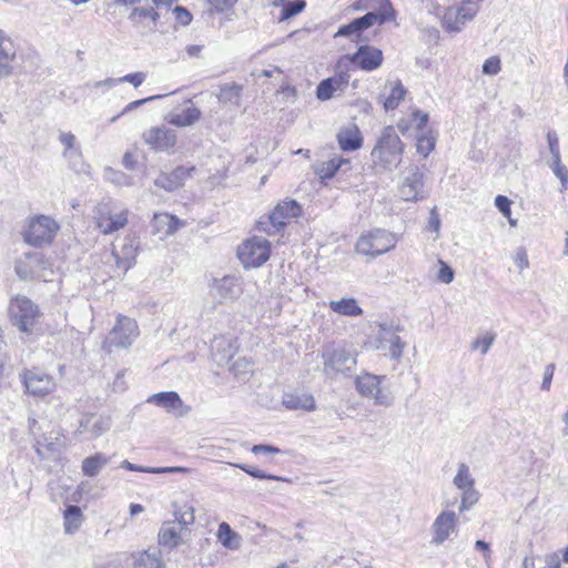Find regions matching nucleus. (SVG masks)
Segmentation results:
<instances>
[{"label":"nucleus","mask_w":568,"mask_h":568,"mask_svg":"<svg viewBox=\"0 0 568 568\" xmlns=\"http://www.w3.org/2000/svg\"><path fill=\"white\" fill-rule=\"evenodd\" d=\"M404 148L395 129L390 125L384 128L371 152L374 166L383 171L396 170L402 162Z\"/></svg>","instance_id":"nucleus-1"},{"label":"nucleus","mask_w":568,"mask_h":568,"mask_svg":"<svg viewBox=\"0 0 568 568\" xmlns=\"http://www.w3.org/2000/svg\"><path fill=\"white\" fill-rule=\"evenodd\" d=\"M396 243L397 237L394 233L383 229H374L358 237L355 252L373 260L395 248Z\"/></svg>","instance_id":"nucleus-2"},{"label":"nucleus","mask_w":568,"mask_h":568,"mask_svg":"<svg viewBox=\"0 0 568 568\" xmlns=\"http://www.w3.org/2000/svg\"><path fill=\"white\" fill-rule=\"evenodd\" d=\"M59 229V224L52 217L48 215H37L30 219L23 232V240L34 247L50 245Z\"/></svg>","instance_id":"nucleus-3"},{"label":"nucleus","mask_w":568,"mask_h":568,"mask_svg":"<svg viewBox=\"0 0 568 568\" xmlns=\"http://www.w3.org/2000/svg\"><path fill=\"white\" fill-rule=\"evenodd\" d=\"M323 372L329 378L348 376L356 367V353L346 348H336L323 353Z\"/></svg>","instance_id":"nucleus-4"},{"label":"nucleus","mask_w":568,"mask_h":568,"mask_svg":"<svg viewBox=\"0 0 568 568\" xmlns=\"http://www.w3.org/2000/svg\"><path fill=\"white\" fill-rule=\"evenodd\" d=\"M9 314L13 325L23 333L31 332L40 317L38 306L30 298L22 295L11 300Z\"/></svg>","instance_id":"nucleus-5"},{"label":"nucleus","mask_w":568,"mask_h":568,"mask_svg":"<svg viewBox=\"0 0 568 568\" xmlns=\"http://www.w3.org/2000/svg\"><path fill=\"white\" fill-rule=\"evenodd\" d=\"M138 335L139 327L136 322L131 317L119 314L115 325L104 341L103 347L109 353L112 352V347L129 348Z\"/></svg>","instance_id":"nucleus-6"},{"label":"nucleus","mask_w":568,"mask_h":568,"mask_svg":"<svg viewBox=\"0 0 568 568\" xmlns=\"http://www.w3.org/2000/svg\"><path fill=\"white\" fill-rule=\"evenodd\" d=\"M271 254L270 242L260 236L246 240L237 248V257L245 268L263 265Z\"/></svg>","instance_id":"nucleus-7"},{"label":"nucleus","mask_w":568,"mask_h":568,"mask_svg":"<svg viewBox=\"0 0 568 568\" xmlns=\"http://www.w3.org/2000/svg\"><path fill=\"white\" fill-rule=\"evenodd\" d=\"M479 11V6L474 3H463L459 7L445 8L440 19L442 27L450 33L460 32L465 26L474 20Z\"/></svg>","instance_id":"nucleus-8"},{"label":"nucleus","mask_w":568,"mask_h":568,"mask_svg":"<svg viewBox=\"0 0 568 568\" xmlns=\"http://www.w3.org/2000/svg\"><path fill=\"white\" fill-rule=\"evenodd\" d=\"M385 376L374 374H363L355 381L357 392L366 398L373 399L375 405L388 407L393 403V397L382 387Z\"/></svg>","instance_id":"nucleus-9"},{"label":"nucleus","mask_w":568,"mask_h":568,"mask_svg":"<svg viewBox=\"0 0 568 568\" xmlns=\"http://www.w3.org/2000/svg\"><path fill=\"white\" fill-rule=\"evenodd\" d=\"M383 62L382 50L372 45H361L353 54L342 57L337 62V69L344 64H356L363 71H373L381 67Z\"/></svg>","instance_id":"nucleus-10"},{"label":"nucleus","mask_w":568,"mask_h":568,"mask_svg":"<svg viewBox=\"0 0 568 568\" xmlns=\"http://www.w3.org/2000/svg\"><path fill=\"white\" fill-rule=\"evenodd\" d=\"M458 518L454 510H443L432 524V545L440 546L457 532Z\"/></svg>","instance_id":"nucleus-11"},{"label":"nucleus","mask_w":568,"mask_h":568,"mask_svg":"<svg viewBox=\"0 0 568 568\" xmlns=\"http://www.w3.org/2000/svg\"><path fill=\"white\" fill-rule=\"evenodd\" d=\"M128 210L112 213L108 204H100L97 210L95 223L102 234H112L123 229L128 223Z\"/></svg>","instance_id":"nucleus-12"},{"label":"nucleus","mask_w":568,"mask_h":568,"mask_svg":"<svg viewBox=\"0 0 568 568\" xmlns=\"http://www.w3.org/2000/svg\"><path fill=\"white\" fill-rule=\"evenodd\" d=\"M22 381L27 392L37 397H43L55 388L53 377L37 368L24 371Z\"/></svg>","instance_id":"nucleus-13"},{"label":"nucleus","mask_w":568,"mask_h":568,"mask_svg":"<svg viewBox=\"0 0 568 568\" xmlns=\"http://www.w3.org/2000/svg\"><path fill=\"white\" fill-rule=\"evenodd\" d=\"M18 67L17 47L12 39L0 30V81L12 77Z\"/></svg>","instance_id":"nucleus-14"},{"label":"nucleus","mask_w":568,"mask_h":568,"mask_svg":"<svg viewBox=\"0 0 568 568\" xmlns=\"http://www.w3.org/2000/svg\"><path fill=\"white\" fill-rule=\"evenodd\" d=\"M399 193L404 201H418L425 197L424 173L417 166L409 169L399 186Z\"/></svg>","instance_id":"nucleus-15"},{"label":"nucleus","mask_w":568,"mask_h":568,"mask_svg":"<svg viewBox=\"0 0 568 568\" xmlns=\"http://www.w3.org/2000/svg\"><path fill=\"white\" fill-rule=\"evenodd\" d=\"M302 213L301 205L295 200L278 203L271 212L268 220L275 231H280L286 224L298 217Z\"/></svg>","instance_id":"nucleus-16"},{"label":"nucleus","mask_w":568,"mask_h":568,"mask_svg":"<svg viewBox=\"0 0 568 568\" xmlns=\"http://www.w3.org/2000/svg\"><path fill=\"white\" fill-rule=\"evenodd\" d=\"M146 402L154 404L178 417L184 416L190 412V407L183 403L176 392L155 393L151 395Z\"/></svg>","instance_id":"nucleus-17"},{"label":"nucleus","mask_w":568,"mask_h":568,"mask_svg":"<svg viewBox=\"0 0 568 568\" xmlns=\"http://www.w3.org/2000/svg\"><path fill=\"white\" fill-rule=\"evenodd\" d=\"M201 115L200 109L192 101L186 100L181 105L171 110L165 119L170 124L184 128L193 125L200 120Z\"/></svg>","instance_id":"nucleus-18"},{"label":"nucleus","mask_w":568,"mask_h":568,"mask_svg":"<svg viewBox=\"0 0 568 568\" xmlns=\"http://www.w3.org/2000/svg\"><path fill=\"white\" fill-rule=\"evenodd\" d=\"M405 343L400 337L390 328L382 326L376 337V348L385 351L393 359H399L402 357Z\"/></svg>","instance_id":"nucleus-19"},{"label":"nucleus","mask_w":568,"mask_h":568,"mask_svg":"<svg viewBox=\"0 0 568 568\" xmlns=\"http://www.w3.org/2000/svg\"><path fill=\"white\" fill-rule=\"evenodd\" d=\"M210 293L214 298L219 300L220 303H223L237 298L242 293V288L235 277L225 276L220 280H214Z\"/></svg>","instance_id":"nucleus-20"},{"label":"nucleus","mask_w":568,"mask_h":568,"mask_svg":"<svg viewBox=\"0 0 568 568\" xmlns=\"http://www.w3.org/2000/svg\"><path fill=\"white\" fill-rule=\"evenodd\" d=\"M138 252V241L134 237L126 236L120 250L113 248L112 255L115 260L116 268L122 273L135 264Z\"/></svg>","instance_id":"nucleus-21"},{"label":"nucleus","mask_w":568,"mask_h":568,"mask_svg":"<svg viewBox=\"0 0 568 568\" xmlns=\"http://www.w3.org/2000/svg\"><path fill=\"white\" fill-rule=\"evenodd\" d=\"M144 141L155 150H166L176 143V134L165 126L151 128L144 133Z\"/></svg>","instance_id":"nucleus-22"},{"label":"nucleus","mask_w":568,"mask_h":568,"mask_svg":"<svg viewBox=\"0 0 568 568\" xmlns=\"http://www.w3.org/2000/svg\"><path fill=\"white\" fill-rule=\"evenodd\" d=\"M192 171H194V166H178L171 173H161L155 179L154 184L168 192H173L184 185L185 180L191 175Z\"/></svg>","instance_id":"nucleus-23"},{"label":"nucleus","mask_w":568,"mask_h":568,"mask_svg":"<svg viewBox=\"0 0 568 568\" xmlns=\"http://www.w3.org/2000/svg\"><path fill=\"white\" fill-rule=\"evenodd\" d=\"M183 223L174 215L169 213H155L151 222L154 234L160 239L174 234Z\"/></svg>","instance_id":"nucleus-24"},{"label":"nucleus","mask_w":568,"mask_h":568,"mask_svg":"<svg viewBox=\"0 0 568 568\" xmlns=\"http://www.w3.org/2000/svg\"><path fill=\"white\" fill-rule=\"evenodd\" d=\"M42 263V256L38 253H27L24 258L17 261L14 270L17 275L24 281L32 280L38 274V266Z\"/></svg>","instance_id":"nucleus-25"},{"label":"nucleus","mask_w":568,"mask_h":568,"mask_svg":"<svg viewBox=\"0 0 568 568\" xmlns=\"http://www.w3.org/2000/svg\"><path fill=\"white\" fill-rule=\"evenodd\" d=\"M384 6H382L379 12H367L361 18H356V26L358 27L359 32L368 29L374 23L383 24L384 22L390 20L394 17V11L390 7L389 0H383Z\"/></svg>","instance_id":"nucleus-26"},{"label":"nucleus","mask_w":568,"mask_h":568,"mask_svg":"<svg viewBox=\"0 0 568 568\" xmlns=\"http://www.w3.org/2000/svg\"><path fill=\"white\" fill-rule=\"evenodd\" d=\"M384 6H382L379 12H367L361 18H356V26L358 27L359 32L368 29L374 23L383 24L384 22L390 20L394 17V11L390 7L389 0H383Z\"/></svg>","instance_id":"nucleus-27"},{"label":"nucleus","mask_w":568,"mask_h":568,"mask_svg":"<svg viewBox=\"0 0 568 568\" xmlns=\"http://www.w3.org/2000/svg\"><path fill=\"white\" fill-rule=\"evenodd\" d=\"M282 404L287 409H302L306 412H312L315 409V399L313 395L305 392L284 393L282 397Z\"/></svg>","instance_id":"nucleus-28"},{"label":"nucleus","mask_w":568,"mask_h":568,"mask_svg":"<svg viewBox=\"0 0 568 568\" xmlns=\"http://www.w3.org/2000/svg\"><path fill=\"white\" fill-rule=\"evenodd\" d=\"M111 427V419L106 416H87L84 417L79 427V433H89L92 438H97L108 432Z\"/></svg>","instance_id":"nucleus-29"},{"label":"nucleus","mask_w":568,"mask_h":568,"mask_svg":"<svg viewBox=\"0 0 568 568\" xmlns=\"http://www.w3.org/2000/svg\"><path fill=\"white\" fill-rule=\"evenodd\" d=\"M337 141L343 151L349 152L359 149L363 144V138L359 129L355 124H348L337 133Z\"/></svg>","instance_id":"nucleus-30"},{"label":"nucleus","mask_w":568,"mask_h":568,"mask_svg":"<svg viewBox=\"0 0 568 568\" xmlns=\"http://www.w3.org/2000/svg\"><path fill=\"white\" fill-rule=\"evenodd\" d=\"M183 532L175 521H164L158 535L159 544L175 548L183 542Z\"/></svg>","instance_id":"nucleus-31"},{"label":"nucleus","mask_w":568,"mask_h":568,"mask_svg":"<svg viewBox=\"0 0 568 568\" xmlns=\"http://www.w3.org/2000/svg\"><path fill=\"white\" fill-rule=\"evenodd\" d=\"M273 7L277 10V13L273 12V16L278 22L286 21L300 12L306 7L305 0H275Z\"/></svg>","instance_id":"nucleus-32"},{"label":"nucleus","mask_w":568,"mask_h":568,"mask_svg":"<svg viewBox=\"0 0 568 568\" xmlns=\"http://www.w3.org/2000/svg\"><path fill=\"white\" fill-rule=\"evenodd\" d=\"M163 564L159 552L143 551L139 554L133 564V568H162ZM104 568H124L121 560L109 562Z\"/></svg>","instance_id":"nucleus-33"},{"label":"nucleus","mask_w":568,"mask_h":568,"mask_svg":"<svg viewBox=\"0 0 568 568\" xmlns=\"http://www.w3.org/2000/svg\"><path fill=\"white\" fill-rule=\"evenodd\" d=\"M212 355L214 361L223 366L229 364L235 355V347L226 338H215L212 344Z\"/></svg>","instance_id":"nucleus-34"},{"label":"nucleus","mask_w":568,"mask_h":568,"mask_svg":"<svg viewBox=\"0 0 568 568\" xmlns=\"http://www.w3.org/2000/svg\"><path fill=\"white\" fill-rule=\"evenodd\" d=\"M328 307L332 312L343 316L356 317L363 314L362 307L353 297L331 301Z\"/></svg>","instance_id":"nucleus-35"},{"label":"nucleus","mask_w":568,"mask_h":568,"mask_svg":"<svg viewBox=\"0 0 568 568\" xmlns=\"http://www.w3.org/2000/svg\"><path fill=\"white\" fill-rule=\"evenodd\" d=\"M344 165L348 166L349 160L335 156L328 161H324L317 164L315 173L318 175L321 180H329Z\"/></svg>","instance_id":"nucleus-36"},{"label":"nucleus","mask_w":568,"mask_h":568,"mask_svg":"<svg viewBox=\"0 0 568 568\" xmlns=\"http://www.w3.org/2000/svg\"><path fill=\"white\" fill-rule=\"evenodd\" d=\"M561 559L559 554L551 552L545 557H525L523 568H560Z\"/></svg>","instance_id":"nucleus-37"},{"label":"nucleus","mask_w":568,"mask_h":568,"mask_svg":"<svg viewBox=\"0 0 568 568\" xmlns=\"http://www.w3.org/2000/svg\"><path fill=\"white\" fill-rule=\"evenodd\" d=\"M145 78H146L145 73L135 72V73L126 74L119 79L108 78L103 81H97V82L92 83L91 85L95 89H98V88L110 89V88L115 87L118 83L128 82V83H131L134 88H138L144 82Z\"/></svg>","instance_id":"nucleus-38"},{"label":"nucleus","mask_w":568,"mask_h":568,"mask_svg":"<svg viewBox=\"0 0 568 568\" xmlns=\"http://www.w3.org/2000/svg\"><path fill=\"white\" fill-rule=\"evenodd\" d=\"M121 467L124 469H128L130 471H143V473H150V474H174V473L186 474V473H190V468H186V467H181V466L143 467V466L134 465L129 460H123L121 463Z\"/></svg>","instance_id":"nucleus-39"},{"label":"nucleus","mask_w":568,"mask_h":568,"mask_svg":"<svg viewBox=\"0 0 568 568\" xmlns=\"http://www.w3.org/2000/svg\"><path fill=\"white\" fill-rule=\"evenodd\" d=\"M64 530L67 534L75 532L83 521V515L78 506H68L63 514Z\"/></svg>","instance_id":"nucleus-40"},{"label":"nucleus","mask_w":568,"mask_h":568,"mask_svg":"<svg viewBox=\"0 0 568 568\" xmlns=\"http://www.w3.org/2000/svg\"><path fill=\"white\" fill-rule=\"evenodd\" d=\"M428 122V114L420 111H413L410 119H402L399 120L397 126L399 131L405 134L410 128H415L416 130H422L426 123Z\"/></svg>","instance_id":"nucleus-41"},{"label":"nucleus","mask_w":568,"mask_h":568,"mask_svg":"<svg viewBox=\"0 0 568 568\" xmlns=\"http://www.w3.org/2000/svg\"><path fill=\"white\" fill-rule=\"evenodd\" d=\"M108 462L109 459L104 455L97 453L93 456L87 457L82 462V471L85 476L94 477L108 464Z\"/></svg>","instance_id":"nucleus-42"},{"label":"nucleus","mask_w":568,"mask_h":568,"mask_svg":"<svg viewBox=\"0 0 568 568\" xmlns=\"http://www.w3.org/2000/svg\"><path fill=\"white\" fill-rule=\"evenodd\" d=\"M217 538L220 542L229 549H236L240 547L239 535L232 530L230 525L226 523H221L219 525Z\"/></svg>","instance_id":"nucleus-43"},{"label":"nucleus","mask_w":568,"mask_h":568,"mask_svg":"<svg viewBox=\"0 0 568 568\" xmlns=\"http://www.w3.org/2000/svg\"><path fill=\"white\" fill-rule=\"evenodd\" d=\"M453 483L460 490L475 487V479L470 474L468 465H466L465 463L459 464L457 474L454 477Z\"/></svg>","instance_id":"nucleus-44"},{"label":"nucleus","mask_w":568,"mask_h":568,"mask_svg":"<svg viewBox=\"0 0 568 568\" xmlns=\"http://www.w3.org/2000/svg\"><path fill=\"white\" fill-rule=\"evenodd\" d=\"M175 523L181 530H186L189 526L195 521L194 508L192 506H185L180 510L174 511Z\"/></svg>","instance_id":"nucleus-45"},{"label":"nucleus","mask_w":568,"mask_h":568,"mask_svg":"<svg viewBox=\"0 0 568 568\" xmlns=\"http://www.w3.org/2000/svg\"><path fill=\"white\" fill-rule=\"evenodd\" d=\"M405 94L406 90L404 89V87L399 82L396 83L392 88L389 95L384 101V109L386 111L395 110L398 106L399 102L404 99Z\"/></svg>","instance_id":"nucleus-46"},{"label":"nucleus","mask_w":568,"mask_h":568,"mask_svg":"<svg viewBox=\"0 0 568 568\" xmlns=\"http://www.w3.org/2000/svg\"><path fill=\"white\" fill-rule=\"evenodd\" d=\"M478 500L479 493L475 487L464 489L462 494L460 505L458 507L459 513L469 510L475 504H477Z\"/></svg>","instance_id":"nucleus-47"},{"label":"nucleus","mask_w":568,"mask_h":568,"mask_svg":"<svg viewBox=\"0 0 568 568\" xmlns=\"http://www.w3.org/2000/svg\"><path fill=\"white\" fill-rule=\"evenodd\" d=\"M241 87L239 85H224L219 94V101L222 103L235 102L237 103L241 95Z\"/></svg>","instance_id":"nucleus-48"},{"label":"nucleus","mask_w":568,"mask_h":568,"mask_svg":"<svg viewBox=\"0 0 568 568\" xmlns=\"http://www.w3.org/2000/svg\"><path fill=\"white\" fill-rule=\"evenodd\" d=\"M435 148V136L432 134H424L417 138L416 150L419 154L426 158Z\"/></svg>","instance_id":"nucleus-49"},{"label":"nucleus","mask_w":568,"mask_h":568,"mask_svg":"<svg viewBox=\"0 0 568 568\" xmlns=\"http://www.w3.org/2000/svg\"><path fill=\"white\" fill-rule=\"evenodd\" d=\"M554 174L560 180L562 190L568 187V170L561 164L560 158L552 159V163L550 165Z\"/></svg>","instance_id":"nucleus-50"},{"label":"nucleus","mask_w":568,"mask_h":568,"mask_svg":"<svg viewBox=\"0 0 568 568\" xmlns=\"http://www.w3.org/2000/svg\"><path fill=\"white\" fill-rule=\"evenodd\" d=\"M338 70H339V72L337 75L327 79V80L334 81L332 83L334 91L343 90L344 88L347 87L348 81H349V75L347 74V71H348L347 64H344L343 68H341Z\"/></svg>","instance_id":"nucleus-51"},{"label":"nucleus","mask_w":568,"mask_h":568,"mask_svg":"<svg viewBox=\"0 0 568 568\" xmlns=\"http://www.w3.org/2000/svg\"><path fill=\"white\" fill-rule=\"evenodd\" d=\"M500 59L496 55L486 59L481 69L483 73L487 75H496L500 72Z\"/></svg>","instance_id":"nucleus-52"},{"label":"nucleus","mask_w":568,"mask_h":568,"mask_svg":"<svg viewBox=\"0 0 568 568\" xmlns=\"http://www.w3.org/2000/svg\"><path fill=\"white\" fill-rule=\"evenodd\" d=\"M333 82V80H323L320 82L316 89V97L318 100L326 101L333 97V93L335 92L332 87Z\"/></svg>","instance_id":"nucleus-53"},{"label":"nucleus","mask_w":568,"mask_h":568,"mask_svg":"<svg viewBox=\"0 0 568 568\" xmlns=\"http://www.w3.org/2000/svg\"><path fill=\"white\" fill-rule=\"evenodd\" d=\"M136 16L143 17V18H150L154 24L156 23V21L159 19V13L153 8L135 7V8H133L129 18L131 20H134V18Z\"/></svg>","instance_id":"nucleus-54"},{"label":"nucleus","mask_w":568,"mask_h":568,"mask_svg":"<svg viewBox=\"0 0 568 568\" xmlns=\"http://www.w3.org/2000/svg\"><path fill=\"white\" fill-rule=\"evenodd\" d=\"M233 466L241 468L242 470H244L245 473H247L248 475H251L254 478L283 480L282 477L265 474L264 471H262L260 469H250L246 465H243V464H233Z\"/></svg>","instance_id":"nucleus-55"},{"label":"nucleus","mask_w":568,"mask_h":568,"mask_svg":"<svg viewBox=\"0 0 568 568\" xmlns=\"http://www.w3.org/2000/svg\"><path fill=\"white\" fill-rule=\"evenodd\" d=\"M514 262H515L516 266L518 267L519 272H523L524 270L529 267L528 255L524 247L517 248L515 256H514Z\"/></svg>","instance_id":"nucleus-56"},{"label":"nucleus","mask_w":568,"mask_h":568,"mask_svg":"<svg viewBox=\"0 0 568 568\" xmlns=\"http://www.w3.org/2000/svg\"><path fill=\"white\" fill-rule=\"evenodd\" d=\"M439 271L437 273L438 281L449 284L454 280V272L453 270L443 261H439Z\"/></svg>","instance_id":"nucleus-57"},{"label":"nucleus","mask_w":568,"mask_h":568,"mask_svg":"<svg viewBox=\"0 0 568 568\" xmlns=\"http://www.w3.org/2000/svg\"><path fill=\"white\" fill-rule=\"evenodd\" d=\"M173 14L176 21L180 22L182 26H187L192 21V14L184 7H175L173 10Z\"/></svg>","instance_id":"nucleus-58"},{"label":"nucleus","mask_w":568,"mask_h":568,"mask_svg":"<svg viewBox=\"0 0 568 568\" xmlns=\"http://www.w3.org/2000/svg\"><path fill=\"white\" fill-rule=\"evenodd\" d=\"M510 201L508 197L504 195H497L495 197L496 207L503 213V215L509 219L511 210H510Z\"/></svg>","instance_id":"nucleus-59"},{"label":"nucleus","mask_w":568,"mask_h":568,"mask_svg":"<svg viewBox=\"0 0 568 568\" xmlns=\"http://www.w3.org/2000/svg\"><path fill=\"white\" fill-rule=\"evenodd\" d=\"M355 26H356V20L354 19L348 24H344V26L339 27L338 31L335 33V37H351L354 34L358 36L359 30H358V27H355Z\"/></svg>","instance_id":"nucleus-60"},{"label":"nucleus","mask_w":568,"mask_h":568,"mask_svg":"<svg viewBox=\"0 0 568 568\" xmlns=\"http://www.w3.org/2000/svg\"><path fill=\"white\" fill-rule=\"evenodd\" d=\"M547 141H548L549 151L551 153L552 159L558 160V158H560V152H559V142H558V138H557L556 133L548 132Z\"/></svg>","instance_id":"nucleus-61"},{"label":"nucleus","mask_w":568,"mask_h":568,"mask_svg":"<svg viewBox=\"0 0 568 568\" xmlns=\"http://www.w3.org/2000/svg\"><path fill=\"white\" fill-rule=\"evenodd\" d=\"M554 372H555V364H548L545 367L544 376H542V383H541V389L542 390H549L550 389L551 381H552V377H554Z\"/></svg>","instance_id":"nucleus-62"},{"label":"nucleus","mask_w":568,"mask_h":568,"mask_svg":"<svg viewBox=\"0 0 568 568\" xmlns=\"http://www.w3.org/2000/svg\"><path fill=\"white\" fill-rule=\"evenodd\" d=\"M475 548L483 552V558H484L486 565L489 567L490 561H491V550H490L489 544L484 540H477L475 542Z\"/></svg>","instance_id":"nucleus-63"},{"label":"nucleus","mask_w":568,"mask_h":568,"mask_svg":"<svg viewBox=\"0 0 568 568\" xmlns=\"http://www.w3.org/2000/svg\"><path fill=\"white\" fill-rule=\"evenodd\" d=\"M211 6L217 11V12H226L230 10L237 0H209Z\"/></svg>","instance_id":"nucleus-64"}]
</instances>
